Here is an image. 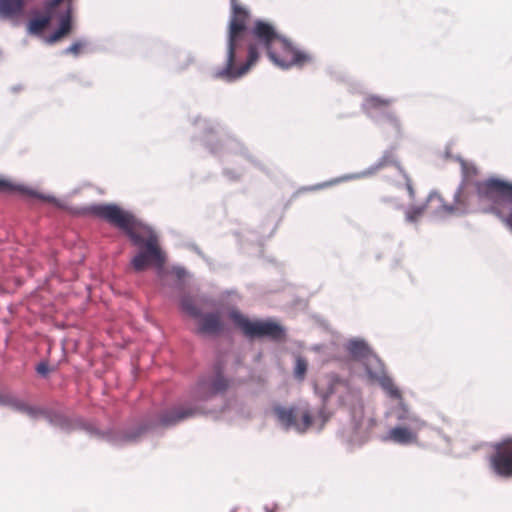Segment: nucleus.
I'll return each mask as SVG.
<instances>
[{
	"label": "nucleus",
	"mask_w": 512,
	"mask_h": 512,
	"mask_svg": "<svg viewBox=\"0 0 512 512\" xmlns=\"http://www.w3.org/2000/svg\"><path fill=\"white\" fill-rule=\"evenodd\" d=\"M248 35L241 57L232 63L226 60L224 67L215 72V78L228 82L241 78L256 64L261 52H265L275 65L284 69L291 66L302 67L312 60L309 54L295 48L268 22L255 21Z\"/></svg>",
	"instance_id": "1"
},
{
	"label": "nucleus",
	"mask_w": 512,
	"mask_h": 512,
	"mask_svg": "<svg viewBox=\"0 0 512 512\" xmlns=\"http://www.w3.org/2000/svg\"><path fill=\"white\" fill-rule=\"evenodd\" d=\"M88 211L91 215L124 231L132 243L140 248L131 260V265L136 272H142L150 265L163 266L165 256L159 246L157 235L138 222L132 213L115 204L92 205Z\"/></svg>",
	"instance_id": "2"
},
{
	"label": "nucleus",
	"mask_w": 512,
	"mask_h": 512,
	"mask_svg": "<svg viewBox=\"0 0 512 512\" xmlns=\"http://www.w3.org/2000/svg\"><path fill=\"white\" fill-rule=\"evenodd\" d=\"M479 199L491 204L494 213L512 231V184L500 179L476 183Z\"/></svg>",
	"instance_id": "3"
},
{
	"label": "nucleus",
	"mask_w": 512,
	"mask_h": 512,
	"mask_svg": "<svg viewBox=\"0 0 512 512\" xmlns=\"http://www.w3.org/2000/svg\"><path fill=\"white\" fill-rule=\"evenodd\" d=\"M201 413L202 409L200 406H177L164 411L160 415L158 422H143L129 430L117 432L111 437V442L115 445L133 443L138 441L148 430L157 425L172 426Z\"/></svg>",
	"instance_id": "4"
},
{
	"label": "nucleus",
	"mask_w": 512,
	"mask_h": 512,
	"mask_svg": "<svg viewBox=\"0 0 512 512\" xmlns=\"http://www.w3.org/2000/svg\"><path fill=\"white\" fill-rule=\"evenodd\" d=\"M230 319L242 333L250 339L267 338L274 342H282L286 338V330L272 320H250L237 310L229 314Z\"/></svg>",
	"instance_id": "5"
},
{
	"label": "nucleus",
	"mask_w": 512,
	"mask_h": 512,
	"mask_svg": "<svg viewBox=\"0 0 512 512\" xmlns=\"http://www.w3.org/2000/svg\"><path fill=\"white\" fill-rule=\"evenodd\" d=\"M273 412L282 426L286 429L294 428L300 433L306 432L312 425L314 418H319L324 424L328 420L325 408L322 407L314 416L308 404H299L291 407L276 405Z\"/></svg>",
	"instance_id": "6"
},
{
	"label": "nucleus",
	"mask_w": 512,
	"mask_h": 512,
	"mask_svg": "<svg viewBox=\"0 0 512 512\" xmlns=\"http://www.w3.org/2000/svg\"><path fill=\"white\" fill-rule=\"evenodd\" d=\"M249 11L239 5H233L232 15L228 26L226 60L232 63L244 53V43L247 40Z\"/></svg>",
	"instance_id": "7"
},
{
	"label": "nucleus",
	"mask_w": 512,
	"mask_h": 512,
	"mask_svg": "<svg viewBox=\"0 0 512 512\" xmlns=\"http://www.w3.org/2000/svg\"><path fill=\"white\" fill-rule=\"evenodd\" d=\"M489 464L493 472L503 478L512 477V437H506L492 445Z\"/></svg>",
	"instance_id": "8"
},
{
	"label": "nucleus",
	"mask_w": 512,
	"mask_h": 512,
	"mask_svg": "<svg viewBox=\"0 0 512 512\" xmlns=\"http://www.w3.org/2000/svg\"><path fill=\"white\" fill-rule=\"evenodd\" d=\"M230 386V381L222 374L220 367L216 368L215 375L201 378L191 390L194 401H205L219 393H224Z\"/></svg>",
	"instance_id": "9"
},
{
	"label": "nucleus",
	"mask_w": 512,
	"mask_h": 512,
	"mask_svg": "<svg viewBox=\"0 0 512 512\" xmlns=\"http://www.w3.org/2000/svg\"><path fill=\"white\" fill-rule=\"evenodd\" d=\"M377 364L378 368L376 370H372L370 365L367 366V373L370 378L377 381L391 397L399 398L401 396L399 389L395 386L392 379L386 375L382 363L377 362Z\"/></svg>",
	"instance_id": "10"
},
{
	"label": "nucleus",
	"mask_w": 512,
	"mask_h": 512,
	"mask_svg": "<svg viewBox=\"0 0 512 512\" xmlns=\"http://www.w3.org/2000/svg\"><path fill=\"white\" fill-rule=\"evenodd\" d=\"M398 444L407 445L417 442V433L406 427H395L389 431L386 438Z\"/></svg>",
	"instance_id": "11"
},
{
	"label": "nucleus",
	"mask_w": 512,
	"mask_h": 512,
	"mask_svg": "<svg viewBox=\"0 0 512 512\" xmlns=\"http://www.w3.org/2000/svg\"><path fill=\"white\" fill-rule=\"evenodd\" d=\"M223 329L220 316L215 313L205 314L200 321L199 332L203 334H216Z\"/></svg>",
	"instance_id": "12"
},
{
	"label": "nucleus",
	"mask_w": 512,
	"mask_h": 512,
	"mask_svg": "<svg viewBox=\"0 0 512 512\" xmlns=\"http://www.w3.org/2000/svg\"><path fill=\"white\" fill-rule=\"evenodd\" d=\"M469 205V195L467 191L460 187L454 194V203L451 206H444V210L448 213L464 212Z\"/></svg>",
	"instance_id": "13"
},
{
	"label": "nucleus",
	"mask_w": 512,
	"mask_h": 512,
	"mask_svg": "<svg viewBox=\"0 0 512 512\" xmlns=\"http://www.w3.org/2000/svg\"><path fill=\"white\" fill-rule=\"evenodd\" d=\"M71 28V9L69 8L66 14L61 18L59 28L49 36L48 42L55 43L59 41L70 33Z\"/></svg>",
	"instance_id": "14"
},
{
	"label": "nucleus",
	"mask_w": 512,
	"mask_h": 512,
	"mask_svg": "<svg viewBox=\"0 0 512 512\" xmlns=\"http://www.w3.org/2000/svg\"><path fill=\"white\" fill-rule=\"evenodd\" d=\"M390 166H396L398 168L400 167L394 152L386 151V152H384L382 157L375 164H373L371 167H369L367 173L374 174V173L378 172L379 170L384 169L386 167H390Z\"/></svg>",
	"instance_id": "15"
},
{
	"label": "nucleus",
	"mask_w": 512,
	"mask_h": 512,
	"mask_svg": "<svg viewBox=\"0 0 512 512\" xmlns=\"http://www.w3.org/2000/svg\"><path fill=\"white\" fill-rule=\"evenodd\" d=\"M52 16L50 14H45L42 16H38L32 18L27 25L28 32L33 35L41 34L44 29L50 24Z\"/></svg>",
	"instance_id": "16"
},
{
	"label": "nucleus",
	"mask_w": 512,
	"mask_h": 512,
	"mask_svg": "<svg viewBox=\"0 0 512 512\" xmlns=\"http://www.w3.org/2000/svg\"><path fill=\"white\" fill-rule=\"evenodd\" d=\"M349 353L354 358H364L369 353V348L365 342L360 340H352L348 343L347 347Z\"/></svg>",
	"instance_id": "17"
},
{
	"label": "nucleus",
	"mask_w": 512,
	"mask_h": 512,
	"mask_svg": "<svg viewBox=\"0 0 512 512\" xmlns=\"http://www.w3.org/2000/svg\"><path fill=\"white\" fill-rule=\"evenodd\" d=\"M0 404L10 405L20 411L26 412L29 415H34V409L32 407H29L26 404L17 401L15 398L9 395L0 394Z\"/></svg>",
	"instance_id": "18"
},
{
	"label": "nucleus",
	"mask_w": 512,
	"mask_h": 512,
	"mask_svg": "<svg viewBox=\"0 0 512 512\" xmlns=\"http://www.w3.org/2000/svg\"><path fill=\"white\" fill-rule=\"evenodd\" d=\"M392 101L380 96L371 95L365 99V107L368 109H380L388 107Z\"/></svg>",
	"instance_id": "19"
},
{
	"label": "nucleus",
	"mask_w": 512,
	"mask_h": 512,
	"mask_svg": "<svg viewBox=\"0 0 512 512\" xmlns=\"http://www.w3.org/2000/svg\"><path fill=\"white\" fill-rule=\"evenodd\" d=\"M307 371V362L304 358L298 357L294 368V375L297 379L303 380Z\"/></svg>",
	"instance_id": "20"
},
{
	"label": "nucleus",
	"mask_w": 512,
	"mask_h": 512,
	"mask_svg": "<svg viewBox=\"0 0 512 512\" xmlns=\"http://www.w3.org/2000/svg\"><path fill=\"white\" fill-rule=\"evenodd\" d=\"M17 190V186L7 179L0 178V193H12Z\"/></svg>",
	"instance_id": "21"
},
{
	"label": "nucleus",
	"mask_w": 512,
	"mask_h": 512,
	"mask_svg": "<svg viewBox=\"0 0 512 512\" xmlns=\"http://www.w3.org/2000/svg\"><path fill=\"white\" fill-rule=\"evenodd\" d=\"M423 212V207H412L407 211L406 217L409 221H416L423 214Z\"/></svg>",
	"instance_id": "22"
},
{
	"label": "nucleus",
	"mask_w": 512,
	"mask_h": 512,
	"mask_svg": "<svg viewBox=\"0 0 512 512\" xmlns=\"http://www.w3.org/2000/svg\"><path fill=\"white\" fill-rule=\"evenodd\" d=\"M84 44L80 41H77V42H74L71 46H69L66 50H65V53L66 54H73V55H78L82 48H83Z\"/></svg>",
	"instance_id": "23"
},
{
	"label": "nucleus",
	"mask_w": 512,
	"mask_h": 512,
	"mask_svg": "<svg viewBox=\"0 0 512 512\" xmlns=\"http://www.w3.org/2000/svg\"><path fill=\"white\" fill-rule=\"evenodd\" d=\"M36 371L38 374L42 376H47V374L49 373V366L48 364L41 362L37 365Z\"/></svg>",
	"instance_id": "24"
},
{
	"label": "nucleus",
	"mask_w": 512,
	"mask_h": 512,
	"mask_svg": "<svg viewBox=\"0 0 512 512\" xmlns=\"http://www.w3.org/2000/svg\"><path fill=\"white\" fill-rule=\"evenodd\" d=\"M265 511L266 512H277L278 511V505L277 504H273L271 507L265 506Z\"/></svg>",
	"instance_id": "25"
},
{
	"label": "nucleus",
	"mask_w": 512,
	"mask_h": 512,
	"mask_svg": "<svg viewBox=\"0 0 512 512\" xmlns=\"http://www.w3.org/2000/svg\"><path fill=\"white\" fill-rule=\"evenodd\" d=\"M391 119L395 124H398V119L396 117L392 116Z\"/></svg>",
	"instance_id": "26"
}]
</instances>
